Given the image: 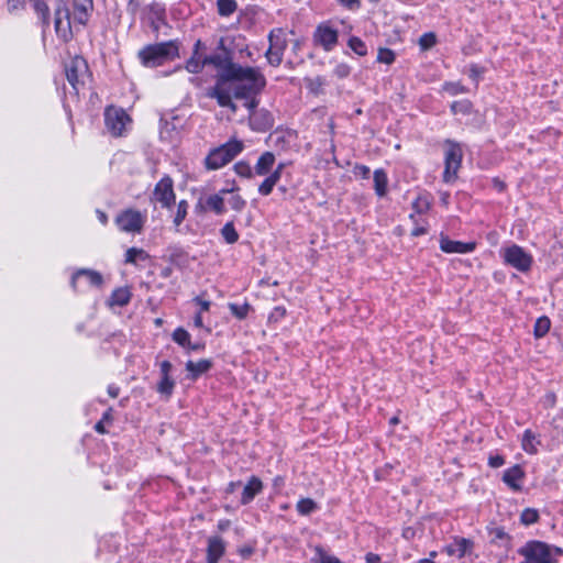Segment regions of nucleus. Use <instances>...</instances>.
<instances>
[{
  "label": "nucleus",
  "instance_id": "nucleus-1",
  "mask_svg": "<svg viewBox=\"0 0 563 563\" xmlns=\"http://www.w3.org/2000/svg\"><path fill=\"white\" fill-rule=\"evenodd\" d=\"M221 78L234 98L260 95L266 87V78L258 67L232 65Z\"/></svg>",
  "mask_w": 563,
  "mask_h": 563
},
{
  "label": "nucleus",
  "instance_id": "nucleus-2",
  "mask_svg": "<svg viewBox=\"0 0 563 563\" xmlns=\"http://www.w3.org/2000/svg\"><path fill=\"white\" fill-rule=\"evenodd\" d=\"M144 67L155 68L179 56V47L176 41H167L144 46L137 53Z\"/></svg>",
  "mask_w": 563,
  "mask_h": 563
},
{
  "label": "nucleus",
  "instance_id": "nucleus-3",
  "mask_svg": "<svg viewBox=\"0 0 563 563\" xmlns=\"http://www.w3.org/2000/svg\"><path fill=\"white\" fill-rule=\"evenodd\" d=\"M552 548L542 541H528L518 549V554L523 558L520 563H556L555 555H560L563 551L560 548Z\"/></svg>",
  "mask_w": 563,
  "mask_h": 563
},
{
  "label": "nucleus",
  "instance_id": "nucleus-4",
  "mask_svg": "<svg viewBox=\"0 0 563 563\" xmlns=\"http://www.w3.org/2000/svg\"><path fill=\"white\" fill-rule=\"evenodd\" d=\"M244 148L242 141L232 139L227 143L211 150L205 159V166L209 170H216L233 161Z\"/></svg>",
  "mask_w": 563,
  "mask_h": 563
},
{
  "label": "nucleus",
  "instance_id": "nucleus-5",
  "mask_svg": "<svg viewBox=\"0 0 563 563\" xmlns=\"http://www.w3.org/2000/svg\"><path fill=\"white\" fill-rule=\"evenodd\" d=\"M267 38L269 45L265 57L271 66L278 67L283 63L284 53L288 46L286 32L282 27L273 29Z\"/></svg>",
  "mask_w": 563,
  "mask_h": 563
},
{
  "label": "nucleus",
  "instance_id": "nucleus-6",
  "mask_svg": "<svg viewBox=\"0 0 563 563\" xmlns=\"http://www.w3.org/2000/svg\"><path fill=\"white\" fill-rule=\"evenodd\" d=\"M444 144L446 146L444 153V172H443V181L452 183L456 179L457 172L461 167L463 159V151L461 145L453 140H445Z\"/></svg>",
  "mask_w": 563,
  "mask_h": 563
},
{
  "label": "nucleus",
  "instance_id": "nucleus-7",
  "mask_svg": "<svg viewBox=\"0 0 563 563\" xmlns=\"http://www.w3.org/2000/svg\"><path fill=\"white\" fill-rule=\"evenodd\" d=\"M147 217L145 212H141L133 208L122 210L114 219L120 231L131 234H140L146 223Z\"/></svg>",
  "mask_w": 563,
  "mask_h": 563
},
{
  "label": "nucleus",
  "instance_id": "nucleus-8",
  "mask_svg": "<svg viewBox=\"0 0 563 563\" xmlns=\"http://www.w3.org/2000/svg\"><path fill=\"white\" fill-rule=\"evenodd\" d=\"M503 258L507 265H510L521 273L530 271L533 264L532 255L522 246L517 244H511L510 246L505 247L503 251Z\"/></svg>",
  "mask_w": 563,
  "mask_h": 563
},
{
  "label": "nucleus",
  "instance_id": "nucleus-9",
  "mask_svg": "<svg viewBox=\"0 0 563 563\" xmlns=\"http://www.w3.org/2000/svg\"><path fill=\"white\" fill-rule=\"evenodd\" d=\"M88 73V64L81 56H75L65 65L66 78L74 90V96L78 97L80 87L84 86V78Z\"/></svg>",
  "mask_w": 563,
  "mask_h": 563
},
{
  "label": "nucleus",
  "instance_id": "nucleus-10",
  "mask_svg": "<svg viewBox=\"0 0 563 563\" xmlns=\"http://www.w3.org/2000/svg\"><path fill=\"white\" fill-rule=\"evenodd\" d=\"M152 200L161 203L162 208L169 209L175 205L176 195L174 191V180L170 176L165 175L155 185Z\"/></svg>",
  "mask_w": 563,
  "mask_h": 563
},
{
  "label": "nucleus",
  "instance_id": "nucleus-11",
  "mask_svg": "<svg viewBox=\"0 0 563 563\" xmlns=\"http://www.w3.org/2000/svg\"><path fill=\"white\" fill-rule=\"evenodd\" d=\"M220 45L223 48V53H217L205 56V63H207V65H212L214 68L218 69L214 86L224 85L225 80H223L221 77L228 71V69L232 65H238V63H234L232 60L230 52H228L223 47V41L220 42Z\"/></svg>",
  "mask_w": 563,
  "mask_h": 563
},
{
  "label": "nucleus",
  "instance_id": "nucleus-12",
  "mask_svg": "<svg viewBox=\"0 0 563 563\" xmlns=\"http://www.w3.org/2000/svg\"><path fill=\"white\" fill-rule=\"evenodd\" d=\"M339 32L329 23H320L313 32L314 44L321 46L325 52H331L338 44Z\"/></svg>",
  "mask_w": 563,
  "mask_h": 563
},
{
  "label": "nucleus",
  "instance_id": "nucleus-13",
  "mask_svg": "<svg viewBox=\"0 0 563 563\" xmlns=\"http://www.w3.org/2000/svg\"><path fill=\"white\" fill-rule=\"evenodd\" d=\"M173 364L169 361H162L159 363V380L156 385V391L166 399H169L174 393L176 382L170 373Z\"/></svg>",
  "mask_w": 563,
  "mask_h": 563
},
{
  "label": "nucleus",
  "instance_id": "nucleus-14",
  "mask_svg": "<svg viewBox=\"0 0 563 563\" xmlns=\"http://www.w3.org/2000/svg\"><path fill=\"white\" fill-rule=\"evenodd\" d=\"M206 96L216 99L220 107L229 108L233 113L238 110V106L232 100L234 98L232 91L224 85L210 87Z\"/></svg>",
  "mask_w": 563,
  "mask_h": 563
},
{
  "label": "nucleus",
  "instance_id": "nucleus-15",
  "mask_svg": "<svg viewBox=\"0 0 563 563\" xmlns=\"http://www.w3.org/2000/svg\"><path fill=\"white\" fill-rule=\"evenodd\" d=\"M274 115L267 109L249 114V125L255 132H266L274 126Z\"/></svg>",
  "mask_w": 563,
  "mask_h": 563
},
{
  "label": "nucleus",
  "instance_id": "nucleus-16",
  "mask_svg": "<svg viewBox=\"0 0 563 563\" xmlns=\"http://www.w3.org/2000/svg\"><path fill=\"white\" fill-rule=\"evenodd\" d=\"M69 10L63 4L55 10L54 25L57 36L64 41H68L71 37V29L69 21Z\"/></svg>",
  "mask_w": 563,
  "mask_h": 563
},
{
  "label": "nucleus",
  "instance_id": "nucleus-17",
  "mask_svg": "<svg viewBox=\"0 0 563 563\" xmlns=\"http://www.w3.org/2000/svg\"><path fill=\"white\" fill-rule=\"evenodd\" d=\"M476 249L475 242H461L451 240L448 235H440V250L444 253L467 254Z\"/></svg>",
  "mask_w": 563,
  "mask_h": 563
},
{
  "label": "nucleus",
  "instance_id": "nucleus-18",
  "mask_svg": "<svg viewBox=\"0 0 563 563\" xmlns=\"http://www.w3.org/2000/svg\"><path fill=\"white\" fill-rule=\"evenodd\" d=\"M128 120L126 114L122 110L107 109L104 113V122L108 130L115 136L122 134Z\"/></svg>",
  "mask_w": 563,
  "mask_h": 563
},
{
  "label": "nucleus",
  "instance_id": "nucleus-19",
  "mask_svg": "<svg viewBox=\"0 0 563 563\" xmlns=\"http://www.w3.org/2000/svg\"><path fill=\"white\" fill-rule=\"evenodd\" d=\"M208 210L213 211L216 214H222L225 212L224 199L220 194L211 195L205 200L199 199L195 206L197 213H203Z\"/></svg>",
  "mask_w": 563,
  "mask_h": 563
},
{
  "label": "nucleus",
  "instance_id": "nucleus-20",
  "mask_svg": "<svg viewBox=\"0 0 563 563\" xmlns=\"http://www.w3.org/2000/svg\"><path fill=\"white\" fill-rule=\"evenodd\" d=\"M525 477L526 473L523 468L519 464H516L504 472L503 482L514 492H520L522 489L521 482Z\"/></svg>",
  "mask_w": 563,
  "mask_h": 563
},
{
  "label": "nucleus",
  "instance_id": "nucleus-21",
  "mask_svg": "<svg viewBox=\"0 0 563 563\" xmlns=\"http://www.w3.org/2000/svg\"><path fill=\"white\" fill-rule=\"evenodd\" d=\"M227 544L224 540L219 536H212L208 539L207 547V562L206 563H218L224 555Z\"/></svg>",
  "mask_w": 563,
  "mask_h": 563
},
{
  "label": "nucleus",
  "instance_id": "nucleus-22",
  "mask_svg": "<svg viewBox=\"0 0 563 563\" xmlns=\"http://www.w3.org/2000/svg\"><path fill=\"white\" fill-rule=\"evenodd\" d=\"M213 366V362L208 358H201L197 362L187 361L185 367L187 371L186 378L196 382L201 375L208 373Z\"/></svg>",
  "mask_w": 563,
  "mask_h": 563
},
{
  "label": "nucleus",
  "instance_id": "nucleus-23",
  "mask_svg": "<svg viewBox=\"0 0 563 563\" xmlns=\"http://www.w3.org/2000/svg\"><path fill=\"white\" fill-rule=\"evenodd\" d=\"M80 278H85L87 283L92 287H100L103 283V278L100 273L92 269L81 268L78 269L71 277L70 284L74 290H77L78 282Z\"/></svg>",
  "mask_w": 563,
  "mask_h": 563
},
{
  "label": "nucleus",
  "instance_id": "nucleus-24",
  "mask_svg": "<svg viewBox=\"0 0 563 563\" xmlns=\"http://www.w3.org/2000/svg\"><path fill=\"white\" fill-rule=\"evenodd\" d=\"M263 482L257 476H251L243 488L241 505H249L263 490Z\"/></svg>",
  "mask_w": 563,
  "mask_h": 563
},
{
  "label": "nucleus",
  "instance_id": "nucleus-25",
  "mask_svg": "<svg viewBox=\"0 0 563 563\" xmlns=\"http://www.w3.org/2000/svg\"><path fill=\"white\" fill-rule=\"evenodd\" d=\"M201 46L202 42L198 40L194 45L191 57L186 62L185 68L191 74H199L207 65V63H205V56H201L199 53Z\"/></svg>",
  "mask_w": 563,
  "mask_h": 563
},
{
  "label": "nucleus",
  "instance_id": "nucleus-26",
  "mask_svg": "<svg viewBox=\"0 0 563 563\" xmlns=\"http://www.w3.org/2000/svg\"><path fill=\"white\" fill-rule=\"evenodd\" d=\"M276 157L273 152H264L257 159L254 166V173L257 176H266L269 174L275 165Z\"/></svg>",
  "mask_w": 563,
  "mask_h": 563
},
{
  "label": "nucleus",
  "instance_id": "nucleus-27",
  "mask_svg": "<svg viewBox=\"0 0 563 563\" xmlns=\"http://www.w3.org/2000/svg\"><path fill=\"white\" fill-rule=\"evenodd\" d=\"M473 548V542L466 538H455L454 541L445 548L449 555L464 558Z\"/></svg>",
  "mask_w": 563,
  "mask_h": 563
},
{
  "label": "nucleus",
  "instance_id": "nucleus-28",
  "mask_svg": "<svg viewBox=\"0 0 563 563\" xmlns=\"http://www.w3.org/2000/svg\"><path fill=\"white\" fill-rule=\"evenodd\" d=\"M34 12L36 13L42 27L45 30L51 24L49 8L44 0H29Z\"/></svg>",
  "mask_w": 563,
  "mask_h": 563
},
{
  "label": "nucleus",
  "instance_id": "nucleus-29",
  "mask_svg": "<svg viewBox=\"0 0 563 563\" xmlns=\"http://www.w3.org/2000/svg\"><path fill=\"white\" fill-rule=\"evenodd\" d=\"M432 201L431 194L423 191L412 201L411 208L417 214H426L431 209Z\"/></svg>",
  "mask_w": 563,
  "mask_h": 563
},
{
  "label": "nucleus",
  "instance_id": "nucleus-30",
  "mask_svg": "<svg viewBox=\"0 0 563 563\" xmlns=\"http://www.w3.org/2000/svg\"><path fill=\"white\" fill-rule=\"evenodd\" d=\"M541 444L539 437L530 429L525 430L521 438V448L528 454H537L538 445Z\"/></svg>",
  "mask_w": 563,
  "mask_h": 563
},
{
  "label": "nucleus",
  "instance_id": "nucleus-31",
  "mask_svg": "<svg viewBox=\"0 0 563 563\" xmlns=\"http://www.w3.org/2000/svg\"><path fill=\"white\" fill-rule=\"evenodd\" d=\"M131 300V292L125 287L117 288L112 291L108 302L110 306L124 307Z\"/></svg>",
  "mask_w": 563,
  "mask_h": 563
},
{
  "label": "nucleus",
  "instance_id": "nucleus-32",
  "mask_svg": "<svg viewBox=\"0 0 563 563\" xmlns=\"http://www.w3.org/2000/svg\"><path fill=\"white\" fill-rule=\"evenodd\" d=\"M388 177L383 168L374 170V189L378 197H384L387 194Z\"/></svg>",
  "mask_w": 563,
  "mask_h": 563
},
{
  "label": "nucleus",
  "instance_id": "nucleus-33",
  "mask_svg": "<svg viewBox=\"0 0 563 563\" xmlns=\"http://www.w3.org/2000/svg\"><path fill=\"white\" fill-rule=\"evenodd\" d=\"M490 542L493 544L508 549L510 545V537L504 528L496 527L489 530Z\"/></svg>",
  "mask_w": 563,
  "mask_h": 563
},
{
  "label": "nucleus",
  "instance_id": "nucleus-34",
  "mask_svg": "<svg viewBox=\"0 0 563 563\" xmlns=\"http://www.w3.org/2000/svg\"><path fill=\"white\" fill-rule=\"evenodd\" d=\"M228 308L233 317L239 320H244L247 318L250 311L252 310V306L249 302H244L243 305H238L235 302H229Z\"/></svg>",
  "mask_w": 563,
  "mask_h": 563
},
{
  "label": "nucleus",
  "instance_id": "nucleus-35",
  "mask_svg": "<svg viewBox=\"0 0 563 563\" xmlns=\"http://www.w3.org/2000/svg\"><path fill=\"white\" fill-rule=\"evenodd\" d=\"M296 509L301 516H309L319 509L318 504L311 498H301L296 505Z\"/></svg>",
  "mask_w": 563,
  "mask_h": 563
},
{
  "label": "nucleus",
  "instance_id": "nucleus-36",
  "mask_svg": "<svg viewBox=\"0 0 563 563\" xmlns=\"http://www.w3.org/2000/svg\"><path fill=\"white\" fill-rule=\"evenodd\" d=\"M238 9L235 0H217V10L221 16H230Z\"/></svg>",
  "mask_w": 563,
  "mask_h": 563
},
{
  "label": "nucleus",
  "instance_id": "nucleus-37",
  "mask_svg": "<svg viewBox=\"0 0 563 563\" xmlns=\"http://www.w3.org/2000/svg\"><path fill=\"white\" fill-rule=\"evenodd\" d=\"M148 258H150L148 253L145 252L143 249L130 247L125 252V263H129V264H136L137 260L146 261Z\"/></svg>",
  "mask_w": 563,
  "mask_h": 563
},
{
  "label": "nucleus",
  "instance_id": "nucleus-38",
  "mask_svg": "<svg viewBox=\"0 0 563 563\" xmlns=\"http://www.w3.org/2000/svg\"><path fill=\"white\" fill-rule=\"evenodd\" d=\"M221 235L228 244H234L239 240V233L236 232L232 221L227 222L221 229Z\"/></svg>",
  "mask_w": 563,
  "mask_h": 563
},
{
  "label": "nucleus",
  "instance_id": "nucleus-39",
  "mask_svg": "<svg viewBox=\"0 0 563 563\" xmlns=\"http://www.w3.org/2000/svg\"><path fill=\"white\" fill-rule=\"evenodd\" d=\"M347 46L358 56L367 55V45L357 36H351L347 41Z\"/></svg>",
  "mask_w": 563,
  "mask_h": 563
},
{
  "label": "nucleus",
  "instance_id": "nucleus-40",
  "mask_svg": "<svg viewBox=\"0 0 563 563\" xmlns=\"http://www.w3.org/2000/svg\"><path fill=\"white\" fill-rule=\"evenodd\" d=\"M472 102L470 100H457L452 102L451 111L453 114L468 115L472 112Z\"/></svg>",
  "mask_w": 563,
  "mask_h": 563
},
{
  "label": "nucleus",
  "instance_id": "nucleus-41",
  "mask_svg": "<svg viewBox=\"0 0 563 563\" xmlns=\"http://www.w3.org/2000/svg\"><path fill=\"white\" fill-rule=\"evenodd\" d=\"M551 327V321L548 317H540L534 323L533 333L536 338L544 336Z\"/></svg>",
  "mask_w": 563,
  "mask_h": 563
},
{
  "label": "nucleus",
  "instance_id": "nucleus-42",
  "mask_svg": "<svg viewBox=\"0 0 563 563\" xmlns=\"http://www.w3.org/2000/svg\"><path fill=\"white\" fill-rule=\"evenodd\" d=\"M172 338L177 344H179L183 347H187V345H190V334L184 328H177L173 332Z\"/></svg>",
  "mask_w": 563,
  "mask_h": 563
},
{
  "label": "nucleus",
  "instance_id": "nucleus-43",
  "mask_svg": "<svg viewBox=\"0 0 563 563\" xmlns=\"http://www.w3.org/2000/svg\"><path fill=\"white\" fill-rule=\"evenodd\" d=\"M538 520H539V512L534 508H526L522 510V512L520 515V521H521V523H523L526 526L533 525V523L538 522Z\"/></svg>",
  "mask_w": 563,
  "mask_h": 563
},
{
  "label": "nucleus",
  "instance_id": "nucleus-44",
  "mask_svg": "<svg viewBox=\"0 0 563 563\" xmlns=\"http://www.w3.org/2000/svg\"><path fill=\"white\" fill-rule=\"evenodd\" d=\"M396 59V54L394 51L387 47H380L378 49L376 60L382 64L391 65Z\"/></svg>",
  "mask_w": 563,
  "mask_h": 563
},
{
  "label": "nucleus",
  "instance_id": "nucleus-45",
  "mask_svg": "<svg viewBox=\"0 0 563 563\" xmlns=\"http://www.w3.org/2000/svg\"><path fill=\"white\" fill-rule=\"evenodd\" d=\"M188 202L186 200H180L177 205V211H176V214L174 217V224L175 227H179L183 221L186 219L187 217V212H188Z\"/></svg>",
  "mask_w": 563,
  "mask_h": 563
},
{
  "label": "nucleus",
  "instance_id": "nucleus-46",
  "mask_svg": "<svg viewBox=\"0 0 563 563\" xmlns=\"http://www.w3.org/2000/svg\"><path fill=\"white\" fill-rule=\"evenodd\" d=\"M234 170L235 173L244 178H251L253 176L254 169L251 167V165L247 162L240 161L234 164Z\"/></svg>",
  "mask_w": 563,
  "mask_h": 563
},
{
  "label": "nucleus",
  "instance_id": "nucleus-47",
  "mask_svg": "<svg viewBox=\"0 0 563 563\" xmlns=\"http://www.w3.org/2000/svg\"><path fill=\"white\" fill-rule=\"evenodd\" d=\"M443 90L451 96L466 93L467 89L461 84L455 81H446L443 84Z\"/></svg>",
  "mask_w": 563,
  "mask_h": 563
},
{
  "label": "nucleus",
  "instance_id": "nucleus-48",
  "mask_svg": "<svg viewBox=\"0 0 563 563\" xmlns=\"http://www.w3.org/2000/svg\"><path fill=\"white\" fill-rule=\"evenodd\" d=\"M437 43V36L433 32L424 33L419 38V45L422 51L430 49Z\"/></svg>",
  "mask_w": 563,
  "mask_h": 563
},
{
  "label": "nucleus",
  "instance_id": "nucleus-49",
  "mask_svg": "<svg viewBox=\"0 0 563 563\" xmlns=\"http://www.w3.org/2000/svg\"><path fill=\"white\" fill-rule=\"evenodd\" d=\"M112 420H113V418H112V408H109V409H107L103 412L102 418L95 424L96 432H98L100 434L107 433V430L104 428V423L106 422H111Z\"/></svg>",
  "mask_w": 563,
  "mask_h": 563
},
{
  "label": "nucleus",
  "instance_id": "nucleus-50",
  "mask_svg": "<svg viewBox=\"0 0 563 563\" xmlns=\"http://www.w3.org/2000/svg\"><path fill=\"white\" fill-rule=\"evenodd\" d=\"M150 19L154 23L155 20L163 21L165 9L159 3H152L148 5Z\"/></svg>",
  "mask_w": 563,
  "mask_h": 563
},
{
  "label": "nucleus",
  "instance_id": "nucleus-51",
  "mask_svg": "<svg viewBox=\"0 0 563 563\" xmlns=\"http://www.w3.org/2000/svg\"><path fill=\"white\" fill-rule=\"evenodd\" d=\"M26 8V0H7V10L11 14H16L24 11Z\"/></svg>",
  "mask_w": 563,
  "mask_h": 563
},
{
  "label": "nucleus",
  "instance_id": "nucleus-52",
  "mask_svg": "<svg viewBox=\"0 0 563 563\" xmlns=\"http://www.w3.org/2000/svg\"><path fill=\"white\" fill-rule=\"evenodd\" d=\"M484 73L485 67L477 64H471L468 67V77L475 82H478L482 79Z\"/></svg>",
  "mask_w": 563,
  "mask_h": 563
},
{
  "label": "nucleus",
  "instance_id": "nucleus-53",
  "mask_svg": "<svg viewBox=\"0 0 563 563\" xmlns=\"http://www.w3.org/2000/svg\"><path fill=\"white\" fill-rule=\"evenodd\" d=\"M257 96L258 95H254L252 97H235V99H244L245 100L244 106L246 107V109L249 110V112L251 114V113H254L260 110V109H257L258 103H260Z\"/></svg>",
  "mask_w": 563,
  "mask_h": 563
},
{
  "label": "nucleus",
  "instance_id": "nucleus-54",
  "mask_svg": "<svg viewBox=\"0 0 563 563\" xmlns=\"http://www.w3.org/2000/svg\"><path fill=\"white\" fill-rule=\"evenodd\" d=\"M276 186L275 183H273L268 176H266V178L262 181V184L258 186V194L261 196H269L274 189V187Z\"/></svg>",
  "mask_w": 563,
  "mask_h": 563
},
{
  "label": "nucleus",
  "instance_id": "nucleus-55",
  "mask_svg": "<svg viewBox=\"0 0 563 563\" xmlns=\"http://www.w3.org/2000/svg\"><path fill=\"white\" fill-rule=\"evenodd\" d=\"M229 205L234 211L240 212L245 208L246 201L240 195H235L229 199Z\"/></svg>",
  "mask_w": 563,
  "mask_h": 563
},
{
  "label": "nucleus",
  "instance_id": "nucleus-56",
  "mask_svg": "<svg viewBox=\"0 0 563 563\" xmlns=\"http://www.w3.org/2000/svg\"><path fill=\"white\" fill-rule=\"evenodd\" d=\"M333 74L340 79L346 78L351 74V67L345 63H340L334 67Z\"/></svg>",
  "mask_w": 563,
  "mask_h": 563
},
{
  "label": "nucleus",
  "instance_id": "nucleus-57",
  "mask_svg": "<svg viewBox=\"0 0 563 563\" xmlns=\"http://www.w3.org/2000/svg\"><path fill=\"white\" fill-rule=\"evenodd\" d=\"M74 11H87L92 10V0H73Z\"/></svg>",
  "mask_w": 563,
  "mask_h": 563
},
{
  "label": "nucleus",
  "instance_id": "nucleus-58",
  "mask_svg": "<svg viewBox=\"0 0 563 563\" xmlns=\"http://www.w3.org/2000/svg\"><path fill=\"white\" fill-rule=\"evenodd\" d=\"M317 551L320 558V563H342L336 556L329 555L320 548H318Z\"/></svg>",
  "mask_w": 563,
  "mask_h": 563
},
{
  "label": "nucleus",
  "instance_id": "nucleus-59",
  "mask_svg": "<svg viewBox=\"0 0 563 563\" xmlns=\"http://www.w3.org/2000/svg\"><path fill=\"white\" fill-rule=\"evenodd\" d=\"M505 464V457L503 455H499V454H490L488 456V465L492 467V468H498L500 466H503Z\"/></svg>",
  "mask_w": 563,
  "mask_h": 563
},
{
  "label": "nucleus",
  "instance_id": "nucleus-60",
  "mask_svg": "<svg viewBox=\"0 0 563 563\" xmlns=\"http://www.w3.org/2000/svg\"><path fill=\"white\" fill-rule=\"evenodd\" d=\"M354 174L357 176H361L363 179H367L371 174V169L366 165H355L354 167Z\"/></svg>",
  "mask_w": 563,
  "mask_h": 563
},
{
  "label": "nucleus",
  "instance_id": "nucleus-61",
  "mask_svg": "<svg viewBox=\"0 0 563 563\" xmlns=\"http://www.w3.org/2000/svg\"><path fill=\"white\" fill-rule=\"evenodd\" d=\"M285 316H286V308L278 306V307L274 308V310L272 311V313L269 316V319L277 321V320L284 318Z\"/></svg>",
  "mask_w": 563,
  "mask_h": 563
},
{
  "label": "nucleus",
  "instance_id": "nucleus-62",
  "mask_svg": "<svg viewBox=\"0 0 563 563\" xmlns=\"http://www.w3.org/2000/svg\"><path fill=\"white\" fill-rule=\"evenodd\" d=\"M341 5L349 10H356L361 7L360 0H336Z\"/></svg>",
  "mask_w": 563,
  "mask_h": 563
},
{
  "label": "nucleus",
  "instance_id": "nucleus-63",
  "mask_svg": "<svg viewBox=\"0 0 563 563\" xmlns=\"http://www.w3.org/2000/svg\"><path fill=\"white\" fill-rule=\"evenodd\" d=\"M89 12L87 11H74V20L79 24L85 25L88 21Z\"/></svg>",
  "mask_w": 563,
  "mask_h": 563
},
{
  "label": "nucleus",
  "instance_id": "nucleus-64",
  "mask_svg": "<svg viewBox=\"0 0 563 563\" xmlns=\"http://www.w3.org/2000/svg\"><path fill=\"white\" fill-rule=\"evenodd\" d=\"M194 301L199 305L201 313L209 311L211 307V302L209 300L202 299L200 296L194 298Z\"/></svg>",
  "mask_w": 563,
  "mask_h": 563
}]
</instances>
